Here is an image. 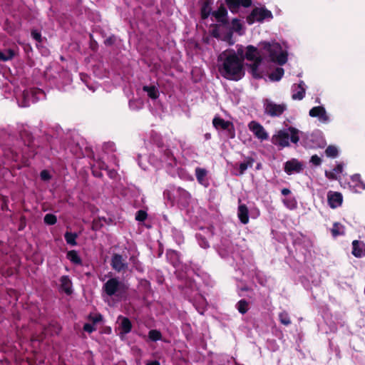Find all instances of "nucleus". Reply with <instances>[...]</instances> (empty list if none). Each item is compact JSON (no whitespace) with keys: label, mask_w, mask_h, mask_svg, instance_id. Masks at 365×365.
<instances>
[{"label":"nucleus","mask_w":365,"mask_h":365,"mask_svg":"<svg viewBox=\"0 0 365 365\" xmlns=\"http://www.w3.org/2000/svg\"><path fill=\"white\" fill-rule=\"evenodd\" d=\"M268 56L271 61L282 66L287 61V53L282 51L281 45L276 41H262L258 48L249 45L246 48L245 58L250 61H256L259 57Z\"/></svg>","instance_id":"1"},{"label":"nucleus","mask_w":365,"mask_h":365,"mask_svg":"<svg viewBox=\"0 0 365 365\" xmlns=\"http://www.w3.org/2000/svg\"><path fill=\"white\" fill-rule=\"evenodd\" d=\"M223 56H225L223 62L219 66V72L222 76L230 81H237L242 79L245 73L243 58H240L234 51L227 55L223 52L220 56V58H222Z\"/></svg>","instance_id":"2"},{"label":"nucleus","mask_w":365,"mask_h":365,"mask_svg":"<svg viewBox=\"0 0 365 365\" xmlns=\"http://www.w3.org/2000/svg\"><path fill=\"white\" fill-rule=\"evenodd\" d=\"M299 130L292 126L287 130H279L275 135L272 136V143L281 148L289 146L290 140L292 143L297 144L299 140Z\"/></svg>","instance_id":"3"},{"label":"nucleus","mask_w":365,"mask_h":365,"mask_svg":"<svg viewBox=\"0 0 365 365\" xmlns=\"http://www.w3.org/2000/svg\"><path fill=\"white\" fill-rule=\"evenodd\" d=\"M272 13L264 7H255L247 16V23L250 25L255 21L262 22L265 19H272Z\"/></svg>","instance_id":"4"},{"label":"nucleus","mask_w":365,"mask_h":365,"mask_svg":"<svg viewBox=\"0 0 365 365\" xmlns=\"http://www.w3.org/2000/svg\"><path fill=\"white\" fill-rule=\"evenodd\" d=\"M263 108L264 114L274 118L279 117L287 110V105L284 103L277 104L269 99L263 100Z\"/></svg>","instance_id":"5"},{"label":"nucleus","mask_w":365,"mask_h":365,"mask_svg":"<svg viewBox=\"0 0 365 365\" xmlns=\"http://www.w3.org/2000/svg\"><path fill=\"white\" fill-rule=\"evenodd\" d=\"M110 266L118 273H125L128 269V264L126 262V257L122 255L114 253L111 257Z\"/></svg>","instance_id":"6"},{"label":"nucleus","mask_w":365,"mask_h":365,"mask_svg":"<svg viewBox=\"0 0 365 365\" xmlns=\"http://www.w3.org/2000/svg\"><path fill=\"white\" fill-rule=\"evenodd\" d=\"M212 125L217 129H221L223 130H227L228 132V135L231 138H233L235 135L234 125L232 122L229 120H225L223 118L215 116L212 120Z\"/></svg>","instance_id":"7"},{"label":"nucleus","mask_w":365,"mask_h":365,"mask_svg":"<svg viewBox=\"0 0 365 365\" xmlns=\"http://www.w3.org/2000/svg\"><path fill=\"white\" fill-rule=\"evenodd\" d=\"M123 284L116 277L109 279L103 286V292L109 297L114 296L120 290Z\"/></svg>","instance_id":"8"},{"label":"nucleus","mask_w":365,"mask_h":365,"mask_svg":"<svg viewBox=\"0 0 365 365\" xmlns=\"http://www.w3.org/2000/svg\"><path fill=\"white\" fill-rule=\"evenodd\" d=\"M249 129L253 133L256 138L260 140L268 139V134L264 127L257 121L252 120L248 125Z\"/></svg>","instance_id":"9"},{"label":"nucleus","mask_w":365,"mask_h":365,"mask_svg":"<svg viewBox=\"0 0 365 365\" xmlns=\"http://www.w3.org/2000/svg\"><path fill=\"white\" fill-rule=\"evenodd\" d=\"M304 169L303 164L296 158H292L284 163V170L287 175L299 173Z\"/></svg>","instance_id":"10"},{"label":"nucleus","mask_w":365,"mask_h":365,"mask_svg":"<svg viewBox=\"0 0 365 365\" xmlns=\"http://www.w3.org/2000/svg\"><path fill=\"white\" fill-rule=\"evenodd\" d=\"M328 204L330 207L335 209L341 205L343 202V196L341 192L329 191L327 193Z\"/></svg>","instance_id":"11"},{"label":"nucleus","mask_w":365,"mask_h":365,"mask_svg":"<svg viewBox=\"0 0 365 365\" xmlns=\"http://www.w3.org/2000/svg\"><path fill=\"white\" fill-rule=\"evenodd\" d=\"M349 185L355 192L361 193L365 190V183L361 180V176L359 174L351 177Z\"/></svg>","instance_id":"12"},{"label":"nucleus","mask_w":365,"mask_h":365,"mask_svg":"<svg viewBox=\"0 0 365 365\" xmlns=\"http://www.w3.org/2000/svg\"><path fill=\"white\" fill-rule=\"evenodd\" d=\"M309 114L311 117L319 118L323 123H327L329 120L327 111L323 106H319L313 107L310 109Z\"/></svg>","instance_id":"13"},{"label":"nucleus","mask_w":365,"mask_h":365,"mask_svg":"<svg viewBox=\"0 0 365 365\" xmlns=\"http://www.w3.org/2000/svg\"><path fill=\"white\" fill-rule=\"evenodd\" d=\"M212 15L216 19L217 21L224 26L229 24L227 16V11L225 6L222 4L217 11L212 12Z\"/></svg>","instance_id":"14"},{"label":"nucleus","mask_w":365,"mask_h":365,"mask_svg":"<svg viewBox=\"0 0 365 365\" xmlns=\"http://www.w3.org/2000/svg\"><path fill=\"white\" fill-rule=\"evenodd\" d=\"M229 9L234 12L237 10L240 6L247 8L251 6L252 0H225Z\"/></svg>","instance_id":"15"},{"label":"nucleus","mask_w":365,"mask_h":365,"mask_svg":"<svg viewBox=\"0 0 365 365\" xmlns=\"http://www.w3.org/2000/svg\"><path fill=\"white\" fill-rule=\"evenodd\" d=\"M73 284L68 275H63L60 278V289L62 292H65L67 295H71L73 293Z\"/></svg>","instance_id":"16"},{"label":"nucleus","mask_w":365,"mask_h":365,"mask_svg":"<svg viewBox=\"0 0 365 365\" xmlns=\"http://www.w3.org/2000/svg\"><path fill=\"white\" fill-rule=\"evenodd\" d=\"M213 4V0H204L201 4L200 8V16L202 19H207L209 16L212 14V5Z\"/></svg>","instance_id":"17"},{"label":"nucleus","mask_w":365,"mask_h":365,"mask_svg":"<svg viewBox=\"0 0 365 365\" xmlns=\"http://www.w3.org/2000/svg\"><path fill=\"white\" fill-rule=\"evenodd\" d=\"M352 255L356 257L365 255V244L363 242L354 240L352 242Z\"/></svg>","instance_id":"18"},{"label":"nucleus","mask_w":365,"mask_h":365,"mask_svg":"<svg viewBox=\"0 0 365 365\" xmlns=\"http://www.w3.org/2000/svg\"><path fill=\"white\" fill-rule=\"evenodd\" d=\"M237 216L241 223L246 225L249 222V210L245 204H240L238 206Z\"/></svg>","instance_id":"19"},{"label":"nucleus","mask_w":365,"mask_h":365,"mask_svg":"<svg viewBox=\"0 0 365 365\" xmlns=\"http://www.w3.org/2000/svg\"><path fill=\"white\" fill-rule=\"evenodd\" d=\"M207 175V171L206 169L200 167L195 168V176L197 182L205 187L208 185V182L206 179Z\"/></svg>","instance_id":"20"},{"label":"nucleus","mask_w":365,"mask_h":365,"mask_svg":"<svg viewBox=\"0 0 365 365\" xmlns=\"http://www.w3.org/2000/svg\"><path fill=\"white\" fill-rule=\"evenodd\" d=\"M304 86V82L303 81H300L297 86L294 85V87H297L298 91L292 93V98L293 100L301 101L304 98L306 93ZM293 91H294V90Z\"/></svg>","instance_id":"21"},{"label":"nucleus","mask_w":365,"mask_h":365,"mask_svg":"<svg viewBox=\"0 0 365 365\" xmlns=\"http://www.w3.org/2000/svg\"><path fill=\"white\" fill-rule=\"evenodd\" d=\"M143 91L146 92L148 97L153 100L158 98L160 96L159 91L155 86H143Z\"/></svg>","instance_id":"22"},{"label":"nucleus","mask_w":365,"mask_h":365,"mask_svg":"<svg viewBox=\"0 0 365 365\" xmlns=\"http://www.w3.org/2000/svg\"><path fill=\"white\" fill-rule=\"evenodd\" d=\"M342 171L343 164L339 163L336 165L332 171H325V176L329 180H336L337 174L342 173Z\"/></svg>","instance_id":"23"},{"label":"nucleus","mask_w":365,"mask_h":365,"mask_svg":"<svg viewBox=\"0 0 365 365\" xmlns=\"http://www.w3.org/2000/svg\"><path fill=\"white\" fill-rule=\"evenodd\" d=\"M120 327V333L127 334L131 331L132 323L128 317H122Z\"/></svg>","instance_id":"24"},{"label":"nucleus","mask_w":365,"mask_h":365,"mask_svg":"<svg viewBox=\"0 0 365 365\" xmlns=\"http://www.w3.org/2000/svg\"><path fill=\"white\" fill-rule=\"evenodd\" d=\"M255 162L254 158L247 157L245 161L239 165V175H243L248 168H252Z\"/></svg>","instance_id":"25"},{"label":"nucleus","mask_w":365,"mask_h":365,"mask_svg":"<svg viewBox=\"0 0 365 365\" xmlns=\"http://www.w3.org/2000/svg\"><path fill=\"white\" fill-rule=\"evenodd\" d=\"M67 258L74 264H82V259L76 250H70L67 252Z\"/></svg>","instance_id":"26"},{"label":"nucleus","mask_w":365,"mask_h":365,"mask_svg":"<svg viewBox=\"0 0 365 365\" xmlns=\"http://www.w3.org/2000/svg\"><path fill=\"white\" fill-rule=\"evenodd\" d=\"M331 233L334 237H336L339 235H344L345 234L344 227L340 223L334 222L332 228L331 229Z\"/></svg>","instance_id":"27"},{"label":"nucleus","mask_w":365,"mask_h":365,"mask_svg":"<svg viewBox=\"0 0 365 365\" xmlns=\"http://www.w3.org/2000/svg\"><path fill=\"white\" fill-rule=\"evenodd\" d=\"M262 61V57H259L256 61H254L253 63L250 65L251 73L254 78H257L261 77V76L259 73H257V71Z\"/></svg>","instance_id":"28"},{"label":"nucleus","mask_w":365,"mask_h":365,"mask_svg":"<svg viewBox=\"0 0 365 365\" xmlns=\"http://www.w3.org/2000/svg\"><path fill=\"white\" fill-rule=\"evenodd\" d=\"M15 53L12 49L0 50V61H7L14 58Z\"/></svg>","instance_id":"29"},{"label":"nucleus","mask_w":365,"mask_h":365,"mask_svg":"<svg viewBox=\"0 0 365 365\" xmlns=\"http://www.w3.org/2000/svg\"><path fill=\"white\" fill-rule=\"evenodd\" d=\"M78 235L76 232H66L64 234V238L67 244L75 246L77 245L76 239Z\"/></svg>","instance_id":"30"},{"label":"nucleus","mask_w":365,"mask_h":365,"mask_svg":"<svg viewBox=\"0 0 365 365\" xmlns=\"http://www.w3.org/2000/svg\"><path fill=\"white\" fill-rule=\"evenodd\" d=\"M284 75V69L282 68H277L269 74V78L272 81H279Z\"/></svg>","instance_id":"31"},{"label":"nucleus","mask_w":365,"mask_h":365,"mask_svg":"<svg viewBox=\"0 0 365 365\" xmlns=\"http://www.w3.org/2000/svg\"><path fill=\"white\" fill-rule=\"evenodd\" d=\"M177 193L180 199L184 200L186 202H187L191 198V195L190 192L184 188L178 187L177 189Z\"/></svg>","instance_id":"32"},{"label":"nucleus","mask_w":365,"mask_h":365,"mask_svg":"<svg viewBox=\"0 0 365 365\" xmlns=\"http://www.w3.org/2000/svg\"><path fill=\"white\" fill-rule=\"evenodd\" d=\"M249 304L245 299L240 300L237 304V309L238 312L242 314L248 311Z\"/></svg>","instance_id":"33"},{"label":"nucleus","mask_w":365,"mask_h":365,"mask_svg":"<svg viewBox=\"0 0 365 365\" xmlns=\"http://www.w3.org/2000/svg\"><path fill=\"white\" fill-rule=\"evenodd\" d=\"M148 337L152 341H157L162 339V334L159 330L151 329L148 332Z\"/></svg>","instance_id":"34"},{"label":"nucleus","mask_w":365,"mask_h":365,"mask_svg":"<svg viewBox=\"0 0 365 365\" xmlns=\"http://www.w3.org/2000/svg\"><path fill=\"white\" fill-rule=\"evenodd\" d=\"M325 154L329 158H334L339 154L338 149L334 145H329L325 150Z\"/></svg>","instance_id":"35"},{"label":"nucleus","mask_w":365,"mask_h":365,"mask_svg":"<svg viewBox=\"0 0 365 365\" xmlns=\"http://www.w3.org/2000/svg\"><path fill=\"white\" fill-rule=\"evenodd\" d=\"M43 222L48 225H53L57 222V217L53 214L48 213L44 216Z\"/></svg>","instance_id":"36"},{"label":"nucleus","mask_w":365,"mask_h":365,"mask_svg":"<svg viewBox=\"0 0 365 365\" xmlns=\"http://www.w3.org/2000/svg\"><path fill=\"white\" fill-rule=\"evenodd\" d=\"M279 322L285 326L291 324V319L287 312H280L279 314Z\"/></svg>","instance_id":"37"},{"label":"nucleus","mask_w":365,"mask_h":365,"mask_svg":"<svg viewBox=\"0 0 365 365\" xmlns=\"http://www.w3.org/2000/svg\"><path fill=\"white\" fill-rule=\"evenodd\" d=\"M103 221H106L104 217L94 219L92 222V225H91L92 230H95V231H98V230H101L103 226Z\"/></svg>","instance_id":"38"},{"label":"nucleus","mask_w":365,"mask_h":365,"mask_svg":"<svg viewBox=\"0 0 365 365\" xmlns=\"http://www.w3.org/2000/svg\"><path fill=\"white\" fill-rule=\"evenodd\" d=\"M148 217L146 211L143 210H138L135 213V220L139 222H144Z\"/></svg>","instance_id":"39"},{"label":"nucleus","mask_w":365,"mask_h":365,"mask_svg":"<svg viewBox=\"0 0 365 365\" xmlns=\"http://www.w3.org/2000/svg\"><path fill=\"white\" fill-rule=\"evenodd\" d=\"M198 243L200 246L204 249L208 248L210 247L209 242L207 239L202 236L201 235H197Z\"/></svg>","instance_id":"40"},{"label":"nucleus","mask_w":365,"mask_h":365,"mask_svg":"<svg viewBox=\"0 0 365 365\" xmlns=\"http://www.w3.org/2000/svg\"><path fill=\"white\" fill-rule=\"evenodd\" d=\"M168 257L173 259L175 261L172 262V264L174 267L177 265L178 261V253L176 251L171 250L167 253Z\"/></svg>","instance_id":"41"},{"label":"nucleus","mask_w":365,"mask_h":365,"mask_svg":"<svg viewBox=\"0 0 365 365\" xmlns=\"http://www.w3.org/2000/svg\"><path fill=\"white\" fill-rule=\"evenodd\" d=\"M31 34L32 38L34 39H35L37 42H38V43L42 42L41 34L39 31L34 29L31 31Z\"/></svg>","instance_id":"42"},{"label":"nucleus","mask_w":365,"mask_h":365,"mask_svg":"<svg viewBox=\"0 0 365 365\" xmlns=\"http://www.w3.org/2000/svg\"><path fill=\"white\" fill-rule=\"evenodd\" d=\"M89 319L93 322V324H96L103 320V316L101 314H97L94 316H89Z\"/></svg>","instance_id":"43"},{"label":"nucleus","mask_w":365,"mask_h":365,"mask_svg":"<svg viewBox=\"0 0 365 365\" xmlns=\"http://www.w3.org/2000/svg\"><path fill=\"white\" fill-rule=\"evenodd\" d=\"M310 163L315 166H319L322 163V159L317 155H314L311 157Z\"/></svg>","instance_id":"44"},{"label":"nucleus","mask_w":365,"mask_h":365,"mask_svg":"<svg viewBox=\"0 0 365 365\" xmlns=\"http://www.w3.org/2000/svg\"><path fill=\"white\" fill-rule=\"evenodd\" d=\"M95 324H89V323H86L84 325H83V330L88 333H92L93 331H94L96 330V327H94Z\"/></svg>","instance_id":"45"},{"label":"nucleus","mask_w":365,"mask_h":365,"mask_svg":"<svg viewBox=\"0 0 365 365\" xmlns=\"http://www.w3.org/2000/svg\"><path fill=\"white\" fill-rule=\"evenodd\" d=\"M115 41H116L115 36L114 35H112V36H109L108 38H107L104 41V43L106 46H110L115 43Z\"/></svg>","instance_id":"46"},{"label":"nucleus","mask_w":365,"mask_h":365,"mask_svg":"<svg viewBox=\"0 0 365 365\" xmlns=\"http://www.w3.org/2000/svg\"><path fill=\"white\" fill-rule=\"evenodd\" d=\"M40 177H41V180H45V181L49 180L51 178L50 173L46 170H43L41 172Z\"/></svg>","instance_id":"47"},{"label":"nucleus","mask_w":365,"mask_h":365,"mask_svg":"<svg viewBox=\"0 0 365 365\" xmlns=\"http://www.w3.org/2000/svg\"><path fill=\"white\" fill-rule=\"evenodd\" d=\"M232 24L235 31H240L242 29V24L237 19H233Z\"/></svg>","instance_id":"48"},{"label":"nucleus","mask_w":365,"mask_h":365,"mask_svg":"<svg viewBox=\"0 0 365 365\" xmlns=\"http://www.w3.org/2000/svg\"><path fill=\"white\" fill-rule=\"evenodd\" d=\"M97 166L99 168V170H107L108 165L106 164V163L101 160H98L97 162Z\"/></svg>","instance_id":"49"},{"label":"nucleus","mask_w":365,"mask_h":365,"mask_svg":"<svg viewBox=\"0 0 365 365\" xmlns=\"http://www.w3.org/2000/svg\"><path fill=\"white\" fill-rule=\"evenodd\" d=\"M211 35L216 38H220V33L218 31V25L217 24H215L214 29H212V31L211 32Z\"/></svg>","instance_id":"50"},{"label":"nucleus","mask_w":365,"mask_h":365,"mask_svg":"<svg viewBox=\"0 0 365 365\" xmlns=\"http://www.w3.org/2000/svg\"><path fill=\"white\" fill-rule=\"evenodd\" d=\"M94 166L95 165L91 167L92 174L93 175V176H95L96 178H101L103 177V173L100 170H97L94 169Z\"/></svg>","instance_id":"51"},{"label":"nucleus","mask_w":365,"mask_h":365,"mask_svg":"<svg viewBox=\"0 0 365 365\" xmlns=\"http://www.w3.org/2000/svg\"><path fill=\"white\" fill-rule=\"evenodd\" d=\"M165 155L168 158V160H175V158L173 157V155L170 150H166L165 151Z\"/></svg>","instance_id":"52"},{"label":"nucleus","mask_w":365,"mask_h":365,"mask_svg":"<svg viewBox=\"0 0 365 365\" xmlns=\"http://www.w3.org/2000/svg\"><path fill=\"white\" fill-rule=\"evenodd\" d=\"M291 192L290 190L288 189V188H283L282 190H281V193L282 195H289Z\"/></svg>","instance_id":"53"},{"label":"nucleus","mask_w":365,"mask_h":365,"mask_svg":"<svg viewBox=\"0 0 365 365\" xmlns=\"http://www.w3.org/2000/svg\"><path fill=\"white\" fill-rule=\"evenodd\" d=\"M146 365H160V362L157 360L149 361Z\"/></svg>","instance_id":"54"},{"label":"nucleus","mask_w":365,"mask_h":365,"mask_svg":"<svg viewBox=\"0 0 365 365\" xmlns=\"http://www.w3.org/2000/svg\"><path fill=\"white\" fill-rule=\"evenodd\" d=\"M232 36V31H229L227 34H226V36L225 37V40L230 39Z\"/></svg>","instance_id":"55"},{"label":"nucleus","mask_w":365,"mask_h":365,"mask_svg":"<svg viewBox=\"0 0 365 365\" xmlns=\"http://www.w3.org/2000/svg\"><path fill=\"white\" fill-rule=\"evenodd\" d=\"M25 227V223L23 224L22 222L21 223L19 227V230H22Z\"/></svg>","instance_id":"56"},{"label":"nucleus","mask_w":365,"mask_h":365,"mask_svg":"<svg viewBox=\"0 0 365 365\" xmlns=\"http://www.w3.org/2000/svg\"><path fill=\"white\" fill-rule=\"evenodd\" d=\"M115 172L114 170H110L109 172L110 177L113 178V175L115 174Z\"/></svg>","instance_id":"57"},{"label":"nucleus","mask_w":365,"mask_h":365,"mask_svg":"<svg viewBox=\"0 0 365 365\" xmlns=\"http://www.w3.org/2000/svg\"><path fill=\"white\" fill-rule=\"evenodd\" d=\"M205 138L206 139H210V133L205 134Z\"/></svg>","instance_id":"58"},{"label":"nucleus","mask_w":365,"mask_h":365,"mask_svg":"<svg viewBox=\"0 0 365 365\" xmlns=\"http://www.w3.org/2000/svg\"><path fill=\"white\" fill-rule=\"evenodd\" d=\"M259 167H260V164H258V165H257V169H259Z\"/></svg>","instance_id":"59"},{"label":"nucleus","mask_w":365,"mask_h":365,"mask_svg":"<svg viewBox=\"0 0 365 365\" xmlns=\"http://www.w3.org/2000/svg\"><path fill=\"white\" fill-rule=\"evenodd\" d=\"M134 259V257H130V259L133 260Z\"/></svg>","instance_id":"60"}]
</instances>
